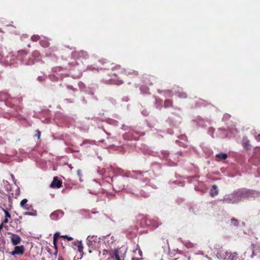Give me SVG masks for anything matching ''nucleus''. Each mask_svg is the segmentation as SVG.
<instances>
[{
	"instance_id": "obj_1",
	"label": "nucleus",
	"mask_w": 260,
	"mask_h": 260,
	"mask_svg": "<svg viewBox=\"0 0 260 260\" xmlns=\"http://www.w3.org/2000/svg\"><path fill=\"white\" fill-rule=\"evenodd\" d=\"M131 75L137 76L138 75V72L130 69H125L120 65H116L112 68L110 73L111 78L106 79V80L109 84L119 85L123 83V80L121 79L123 75Z\"/></svg>"
},
{
	"instance_id": "obj_2",
	"label": "nucleus",
	"mask_w": 260,
	"mask_h": 260,
	"mask_svg": "<svg viewBox=\"0 0 260 260\" xmlns=\"http://www.w3.org/2000/svg\"><path fill=\"white\" fill-rule=\"evenodd\" d=\"M252 194V192L249 190L241 188L235 191L224 200V202L228 203H237L242 200L249 198Z\"/></svg>"
},
{
	"instance_id": "obj_3",
	"label": "nucleus",
	"mask_w": 260,
	"mask_h": 260,
	"mask_svg": "<svg viewBox=\"0 0 260 260\" xmlns=\"http://www.w3.org/2000/svg\"><path fill=\"white\" fill-rule=\"evenodd\" d=\"M126 253V249L122 247L110 250L105 249L103 254H109L111 257L114 258L115 260H124Z\"/></svg>"
},
{
	"instance_id": "obj_4",
	"label": "nucleus",
	"mask_w": 260,
	"mask_h": 260,
	"mask_svg": "<svg viewBox=\"0 0 260 260\" xmlns=\"http://www.w3.org/2000/svg\"><path fill=\"white\" fill-rule=\"evenodd\" d=\"M216 257L222 260H238L237 252H231L226 250H220L216 254Z\"/></svg>"
},
{
	"instance_id": "obj_5",
	"label": "nucleus",
	"mask_w": 260,
	"mask_h": 260,
	"mask_svg": "<svg viewBox=\"0 0 260 260\" xmlns=\"http://www.w3.org/2000/svg\"><path fill=\"white\" fill-rule=\"evenodd\" d=\"M101 238L96 236H88L86 239V244L90 249H96L101 247Z\"/></svg>"
},
{
	"instance_id": "obj_6",
	"label": "nucleus",
	"mask_w": 260,
	"mask_h": 260,
	"mask_svg": "<svg viewBox=\"0 0 260 260\" xmlns=\"http://www.w3.org/2000/svg\"><path fill=\"white\" fill-rule=\"evenodd\" d=\"M102 240L104 241L107 246L110 247L111 249L112 247L114 246L116 240L113 236H106L103 237Z\"/></svg>"
},
{
	"instance_id": "obj_7",
	"label": "nucleus",
	"mask_w": 260,
	"mask_h": 260,
	"mask_svg": "<svg viewBox=\"0 0 260 260\" xmlns=\"http://www.w3.org/2000/svg\"><path fill=\"white\" fill-rule=\"evenodd\" d=\"M72 54L75 58H86L88 56L87 52L83 50L75 51Z\"/></svg>"
},
{
	"instance_id": "obj_8",
	"label": "nucleus",
	"mask_w": 260,
	"mask_h": 260,
	"mask_svg": "<svg viewBox=\"0 0 260 260\" xmlns=\"http://www.w3.org/2000/svg\"><path fill=\"white\" fill-rule=\"evenodd\" d=\"M62 186V181L59 180L57 176L53 178V181L51 182L50 187L52 188H59Z\"/></svg>"
},
{
	"instance_id": "obj_9",
	"label": "nucleus",
	"mask_w": 260,
	"mask_h": 260,
	"mask_svg": "<svg viewBox=\"0 0 260 260\" xmlns=\"http://www.w3.org/2000/svg\"><path fill=\"white\" fill-rule=\"evenodd\" d=\"M27 202L28 200L27 199H23L20 202L21 207L26 210L34 211L32 206L31 204H27Z\"/></svg>"
},
{
	"instance_id": "obj_10",
	"label": "nucleus",
	"mask_w": 260,
	"mask_h": 260,
	"mask_svg": "<svg viewBox=\"0 0 260 260\" xmlns=\"http://www.w3.org/2000/svg\"><path fill=\"white\" fill-rule=\"evenodd\" d=\"M24 252V247L23 246H16L14 248V250L11 252L12 255L16 254H22Z\"/></svg>"
},
{
	"instance_id": "obj_11",
	"label": "nucleus",
	"mask_w": 260,
	"mask_h": 260,
	"mask_svg": "<svg viewBox=\"0 0 260 260\" xmlns=\"http://www.w3.org/2000/svg\"><path fill=\"white\" fill-rule=\"evenodd\" d=\"M63 213V212H51L49 215V217L52 220H57L62 217Z\"/></svg>"
},
{
	"instance_id": "obj_12",
	"label": "nucleus",
	"mask_w": 260,
	"mask_h": 260,
	"mask_svg": "<svg viewBox=\"0 0 260 260\" xmlns=\"http://www.w3.org/2000/svg\"><path fill=\"white\" fill-rule=\"evenodd\" d=\"M32 57L29 58L27 61V64L28 65H31L34 63V57H37L39 56V52L38 51H35L32 53Z\"/></svg>"
},
{
	"instance_id": "obj_13",
	"label": "nucleus",
	"mask_w": 260,
	"mask_h": 260,
	"mask_svg": "<svg viewBox=\"0 0 260 260\" xmlns=\"http://www.w3.org/2000/svg\"><path fill=\"white\" fill-rule=\"evenodd\" d=\"M11 241L14 245H17L20 243L21 238L18 235L13 234L11 237Z\"/></svg>"
},
{
	"instance_id": "obj_14",
	"label": "nucleus",
	"mask_w": 260,
	"mask_h": 260,
	"mask_svg": "<svg viewBox=\"0 0 260 260\" xmlns=\"http://www.w3.org/2000/svg\"><path fill=\"white\" fill-rule=\"evenodd\" d=\"M218 194V190L216 185H213L210 189V195L212 197H214Z\"/></svg>"
},
{
	"instance_id": "obj_15",
	"label": "nucleus",
	"mask_w": 260,
	"mask_h": 260,
	"mask_svg": "<svg viewBox=\"0 0 260 260\" xmlns=\"http://www.w3.org/2000/svg\"><path fill=\"white\" fill-rule=\"evenodd\" d=\"M40 44L42 47L47 48L49 46L50 43L47 40L43 39L40 41Z\"/></svg>"
},
{
	"instance_id": "obj_16",
	"label": "nucleus",
	"mask_w": 260,
	"mask_h": 260,
	"mask_svg": "<svg viewBox=\"0 0 260 260\" xmlns=\"http://www.w3.org/2000/svg\"><path fill=\"white\" fill-rule=\"evenodd\" d=\"M242 145L246 150L249 149L250 144L249 140L247 139H244L243 140Z\"/></svg>"
},
{
	"instance_id": "obj_17",
	"label": "nucleus",
	"mask_w": 260,
	"mask_h": 260,
	"mask_svg": "<svg viewBox=\"0 0 260 260\" xmlns=\"http://www.w3.org/2000/svg\"><path fill=\"white\" fill-rule=\"evenodd\" d=\"M75 244H77V248H78V251L79 252H80V253L83 252V245H82V241H78V240L76 241Z\"/></svg>"
},
{
	"instance_id": "obj_18",
	"label": "nucleus",
	"mask_w": 260,
	"mask_h": 260,
	"mask_svg": "<svg viewBox=\"0 0 260 260\" xmlns=\"http://www.w3.org/2000/svg\"><path fill=\"white\" fill-rule=\"evenodd\" d=\"M216 157L220 160H224L228 158V155L224 153H219L216 155Z\"/></svg>"
},
{
	"instance_id": "obj_19",
	"label": "nucleus",
	"mask_w": 260,
	"mask_h": 260,
	"mask_svg": "<svg viewBox=\"0 0 260 260\" xmlns=\"http://www.w3.org/2000/svg\"><path fill=\"white\" fill-rule=\"evenodd\" d=\"M173 106V102L171 100H166L165 101L164 106L165 108L171 107Z\"/></svg>"
},
{
	"instance_id": "obj_20",
	"label": "nucleus",
	"mask_w": 260,
	"mask_h": 260,
	"mask_svg": "<svg viewBox=\"0 0 260 260\" xmlns=\"http://www.w3.org/2000/svg\"><path fill=\"white\" fill-rule=\"evenodd\" d=\"M59 237V233L58 232L55 233L53 236V243L55 246L56 245V241Z\"/></svg>"
},
{
	"instance_id": "obj_21",
	"label": "nucleus",
	"mask_w": 260,
	"mask_h": 260,
	"mask_svg": "<svg viewBox=\"0 0 260 260\" xmlns=\"http://www.w3.org/2000/svg\"><path fill=\"white\" fill-rule=\"evenodd\" d=\"M40 39V37L38 35H33L31 37V40L34 42H37Z\"/></svg>"
},
{
	"instance_id": "obj_22",
	"label": "nucleus",
	"mask_w": 260,
	"mask_h": 260,
	"mask_svg": "<svg viewBox=\"0 0 260 260\" xmlns=\"http://www.w3.org/2000/svg\"><path fill=\"white\" fill-rule=\"evenodd\" d=\"M134 252L135 253L138 252L140 257L142 256V252L139 247H137L136 249L134 250Z\"/></svg>"
},
{
	"instance_id": "obj_23",
	"label": "nucleus",
	"mask_w": 260,
	"mask_h": 260,
	"mask_svg": "<svg viewBox=\"0 0 260 260\" xmlns=\"http://www.w3.org/2000/svg\"><path fill=\"white\" fill-rule=\"evenodd\" d=\"M254 135L255 136V138L256 141L259 142L260 141V133L257 134V132H255L254 133Z\"/></svg>"
},
{
	"instance_id": "obj_24",
	"label": "nucleus",
	"mask_w": 260,
	"mask_h": 260,
	"mask_svg": "<svg viewBox=\"0 0 260 260\" xmlns=\"http://www.w3.org/2000/svg\"><path fill=\"white\" fill-rule=\"evenodd\" d=\"M238 221L235 219H231V224L234 226L238 225Z\"/></svg>"
},
{
	"instance_id": "obj_25",
	"label": "nucleus",
	"mask_w": 260,
	"mask_h": 260,
	"mask_svg": "<svg viewBox=\"0 0 260 260\" xmlns=\"http://www.w3.org/2000/svg\"><path fill=\"white\" fill-rule=\"evenodd\" d=\"M5 214H6V218L5 219V222L6 223L8 222V218H10V215L9 214V212H5Z\"/></svg>"
},
{
	"instance_id": "obj_26",
	"label": "nucleus",
	"mask_w": 260,
	"mask_h": 260,
	"mask_svg": "<svg viewBox=\"0 0 260 260\" xmlns=\"http://www.w3.org/2000/svg\"><path fill=\"white\" fill-rule=\"evenodd\" d=\"M25 214L31 215V216H36L37 215L36 212H25Z\"/></svg>"
},
{
	"instance_id": "obj_27",
	"label": "nucleus",
	"mask_w": 260,
	"mask_h": 260,
	"mask_svg": "<svg viewBox=\"0 0 260 260\" xmlns=\"http://www.w3.org/2000/svg\"><path fill=\"white\" fill-rule=\"evenodd\" d=\"M89 143L88 141H85L81 145V146H85L87 144Z\"/></svg>"
},
{
	"instance_id": "obj_28",
	"label": "nucleus",
	"mask_w": 260,
	"mask_h": 260,
	"mask_svg": "<svg viewBox=\"0 0 260 260\" xmlns=\"http://www.w3.org/2000/svg\"><path fill=\"white\" fill-rule=\"evenodd\" d=\"M41 136V132L39 131H37V137L38 139H40Z\"/></svg>"
},
{
	"instance_id": "obj_29",
	"label": "nucleus",
	"mask_w": 260,
	"mask_h": 260,
	"mask_svg": "<svg viewBox=\"0 0 260 260\" xmlns=\"http://www.w3.org/2000/svg\"><path fill=\"white\" fill-rule=\"evenodd\" d=\"M68 241H71L73 240V238L71 237H69L68 236V237L66 238Z\"/></svg>"
},
{
	"instance_id": "obj_30",
	"label": "nucleus",
	"mask_w": 260,
	"mask_h": 260,
	"mask_svg": "<svg viewBox=\"0 0 260 260\" xmlns=\"http://www.w3.org/2000/svg\"><path fill=\"white\" fill-rule=\"evenodd\" d=\"M77 174H78V175H79V177H81V171L78 170Z\"/></svg>"
},
{
	"instance_id": "obj_31",
	"label": "nucleus",
	"mask_w": 260,
	"mask_h": 260,
	"mask_svg": "<svg viewBox=\"0 0 260 260\" xmlns=\"http://www.w3.org/2000/svg\"><path fill=\"white\" fill-rule=\"evenodd\" d=\"M140 258H137V257H133L132 260H140Z\"/></svg>"
},
{
	"instance_id": "obj_32",
	"label": "nucleus",
	"mask_w": 260,
	"mask_h": 260,
	"mask_svg": "<svg viewBox=\"0 0 260 260\" xmlns=\"http://www.w3.org/2000/svg\"><path fill=\"white\" fill-rule=\"evenodd\" d=\"M159 223H158V224H154V223H153V226H154V227H157V226H158V225H159Z\"/></svg>"
},
{
	"instance_id": "obj_33",
	"label": "nucleus",
	"mask_w": 260,
	"mask_h": 260,
	"mask_svg": "<svg viewBox=\"0 0 260 260\" xmlns=\"http://www.w3.org/2000/svg\"><path fill=\"white\" fill-rule=\"evenodd\" d=\"M61 237L64 238H67V237H68V235H62Z\"/></svg>"
},
{
	"instance_id": "obj_34",
	"label": "nucleus",
	"mask_w": 260,
	"mask_h": 260,
	"mask_svg": "<svg viewBox=\"0 0 260 260\" xmlns=\"http://www.w3.org/2000/svg\"><path fill=\"white\" fill-rule=\"evenodd\" d=\"M11 176L12 178L14 180L15 178L14 175L11 174Z\"/></svg>"
},
{
	"instance_id": "obj_35",
	"label": "nucleus",
	"mask_w": 260,
	"mask_h": 260,
	"mask_svg": "<svg viewBox=\"0 0 260 260\" xmlns=\"http://www.w3.org/2000/svg\"><path fill=\"white\" fill-rule=\"evenodd\" d=\"M75 243H76V241H74V242H73V244H74L75 246H77V244H75Z\"/></svg>"
},
{
	"instance_id": "obj_36",
	"label": "nucleus",
	"mask_w": 260,
	"mask_h": 260,
	"mask_svg": "<svg viewBox=\"0 0 260 260\" xmlns=\"http://www.w3.org/2000/svg\"><path fill=\"white\" fill-rule=\"evenodd\" d=\"M58 260H63L62 257H59Z\"/></svg>"
},
{
	"instance_id": "obj_37",
	"label": "nucleus",
	"mask_w": 260,
	"mask_h": 260,
	"mask_svg": "<svg viewBox=\"0 0 260 260\" xmlns=\"http://www.w3.org/2000/svg\"><path fill=\"white\" fill-rule=\"evenodd\" d=\"M184 96H183L182 97H184V98H186V95L185 94H183Z\"/></svg>"
},
{
	"instance_id": "obj_38",
	"label": "nucleus",
	"mask_w": 260,
	"mask_h": 260,
	"mask_svg": "<svg viewBox=\"0 0 260 260\" xmlns=\"http://www.w3.org/2000/svg\"><path fill=\"white\" fill-rule=\"evenodd\" d=\"M2 225H0V231L2 230Z\"/></svg>"
},
{
	"instance_id": "obj_39",
	"label": "nucleus",
	"mask_w": 260,
	"mask_h": 260,
	"mask_svg": "<svg viewBox=\"0 0 260 260\" xmlns=\"http://www.w3.org/2000/svg\"><path fill=\"white\" fill-rule=\"evenodd\" d=\"M3 211L6 212V211H7V210L3 209Z\"/></svg>"
},
{
	"instance_id": "obj_40",
	"label": "nucleus",
	"mask_w": 260,
	"mask_h": 260,
	"mask_svg": "<svg viewBox=\"0 0 260 260\" xmlns=\"http://www.w3.org/2000/svg\"><path fill=\"white\" fill-rule=\"evenodd\" d=\"M89 252L90 253H91V250H89Z\"/></svg>"
},
{
	"instance_id": "obj_41",
	"label": "nucleus",
	"mask_w": 260,
	"mask_h": 260,
	"mask_svg": "<svg viewBox=\"0 0 260 260\" xmlns=\"http://www.w3.org/2000/svg\"><path fill=\"white\" fill-rule=\"evenodd\" d=\"M161 260H162V259H161Z\"/></svg>"
}]
</instances>
